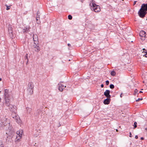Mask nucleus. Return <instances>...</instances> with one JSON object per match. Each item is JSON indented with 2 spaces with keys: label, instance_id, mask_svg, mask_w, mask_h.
Here are the masks:
<instances>
[{
  "label": "nucleus",
  "instance_id": "nucleus-1",
  "mask_svg": "<svg viewBox=\"0 0 147 147\" xmlns=\"http://www.w3.org/2000/svg\"><path fill=\"white\" fill-rule=\"evenodd\" d=\"M12 113L11 114V117L15 119L16 120V121L18 123H20L21 121V120L19 116L16 114V112Z\"/></svg>",
  "mask_w": 147,
  "mask_h": 147
},
{
  "label": "nucleus",
  "instance_id": "nucleus-2",
  "mask_svg": "<svg viewBox=\"0 0 147 147\" xmlns=\"http://www.w3.org/2000/svg\"><path fill=\"white\" fill-rule=\"evenodd\" d=\"M147 13V12L144 11L142 8H140L138 12V14L139 16L141 18H143Z\"/></svg>",
  "mask_w": 147,
  "mask_h": 147
},
{
  "label": "nucleus",
  "instance_id": "nucleus-3",
  "mask_svg": "<svg viewBox=\"0 0 147 147\" xmlns=\"http://www.w3.org/2000/svg\"><path fill=\"white\" fill-rule=\"evenodd\" d=\"M4 92L5 99H10L11 92L9 91V90L7 89H5Z\"/></svg>",
  "mask_w": 147,
  "mask_h": 147
},
{
  "label": "nucleus",
  "instance_id": "nucleus-4",
  "mask_svg": "<svg viewBox=\"0 0 147 147\" xmlns=\"http://www.w3.org/2000/svg\"><path fill=\"white\" fill-rule=\"evenodd\" d=\"M22 130L17 132V136L15 140L16 142H18L19 140L22 138Z\"/></svg>",
  "mask_w": 147,
  "mask_h": 147
},
{
  "label": "nucleus",
  "instance_id": "nucleus-5",
  "mask_svg": "<svg viewBox=\"0 0 147 147\" xmlns=\"http://www.w3.org/2000/svg\"><path fill=\"white\" fill-rule=\"evenodd\" d=\"M92 6L95 12H98L100 11V9L99 6L96 5L95 3H92Z\"/></svg>",
  "mask_w": 147,
  "mask_h": 147
},
{
  "label": "nucleus",
  "instance_id": "nucleus-6",
  "mask_svg": "<svg viewBox=\"0 0 147 147\" xmlns=\"http://www.w3.org/2000/svg\"><path fill=\"white\" fill-rule=\"evenodd\" d=\"M8 30L9 32V36L11 37H13V30L10 24L8 25Z\"/></svg>",
  "mask_w": 147,
  "mask_h": 147
},
{
  "label": "nucleus",
  "instance_id": "nucleus-7",
  "mask_svg": "<svg viewBox=\"0 0 147 147\" xmlns=\"http://www.w3.org/2000/svg\"><path fill=\"white\" fill-rule=\"evenodd\" d=\"M9 107V109L12 112H15L16 111V107L15 106L13 105H10Z\"/></svg>",
  "mask_w": 147,
  "mask_h": 147
},
{
  "label": "nucleus",
  "instance_id": "nucleus-8",
  "mask_svg": "<svg viewBox=\"0 0 147 147\" xmlns=\"http://www.w3.org/2000/svg\"><path fill=\"white\" fill-rule=\"evenodd\" d=\"M110 91L109 90H107L104 92V95L107 98H111V96L110 94Z\"/></svg>",
  "mask_w": 147,
  "mask_h": 147
},
{
  "label": "nucleus",
  "instance_id": "nucleus-9",
  "mask_svg": "<svg viewBox=\"0 0 147 147\" xmlns=\"http://www.w3.org/2000/svg\"><path fill=\"white\" fill-rule=\"evenodd\" d=\"M58 89L61 92H62L63 89H64L65 87H66V86H64L63 85L61 84H58Z\"/></svg>",
  "mask_w": 147,
  "mask_h": 147
},
{
  "label": "nucleus",
  "instance_id": "nucleus-10",
  "mask_svg": "<svg viewBox=\"0 0 147 147\" xmlns=\"http://www.w3.org/2000/svg\"><path fill=\"white\" fill-rule=\"evenodd\" d=\"M30 27L29 26H27L25 27L23 29V32L24 33H26L27 32H30Z\"/></svg>",
  "mask_w": 147,
  "mask_h": 147
},
{
  "label": "nucleus",
  "instance_id": "nucleus-11",
  "mask_svg": "<svg viewBox=\"0 0 147 147\" xmlns=\"http://www.w3.org/2000/svg\"><path fill=\"white\" fill-rule=\"evenodd\" d=\"M110 98H107L104 101V103L105 105L109 104L111 101Z\"/></svg>",
  "mask_w": 147,
  "mask_h": 147
},
{
  "label": "nucleus",
  "instance_id": "nucleus-12",
  "mask_svg": "<svg viewBox=\"0 0 147 147\" xmlns=\"http://www.w3.org/2000/svg\"><path fill=\"white\" fill-rule=\"evenodd\" d=\"M33 47L34 48H35V50L36 52H38L40 50V48L39 45H33Z\"/></svg>",
  "mask_w": 147,
  "mask_h": 147
},
{
  "label": "nucleus",
  "instance_id": "nucleus-13",
  "mask_svg": "<svg viewBox=\"0 0 147 147\" xmlns=\"http://www.w3.org/2000/svg\"><path fill=\"white\" fill-rule=\"evenodd\" d=\"M36 35H33V39L34 41V43L35 45H39L38 44V39L37 38H36V40H35L34 37H36Z\"/></svg>",
  "mask_w": 147,
  "mask_h": 147
},
{
  "label": "nucleus",
  "instance_id": "nucleus-14",
  "mask_svg": "<svg viewBox=\"0 0 147 147\" xmlns=\"http://www.w3.org/2000/svg\"><path fill=\"white\" fill-rule=\"evenodd\" d=\"M141 8H142V9L146 11H147V4H143Z\"/></svg>",
  "mask_w": 147,
  "mask_h": 147
},
{
  "label": "nucleus",
  "instance_id": "nucleus-15",
  "mask_svg": "<svg viewBox=\"0 0 147 147\" xmlns=\"http://www.w3.org/2000/svg\"><path fill=\"white\" fill-rule=\"evenodd\" d=\"M34 88V85L33 83L31 82H29L28 85V88L33 89Z\"/></svg>",
  "mask_w": 147,
  "mask_h": 147
},
{
  "label": "nucleus",
  "instance_id": "nucleus-16",
  "mask_svg": "<svg viewBox=\"0 0 147 147\" xmlns=\"http://www.w3.org/2000/svg\"><path fill=\"white\" fill-rule=\"evenodd\" d=\"M5 104L7 106H9L10 104V99H5Z\"/></svg>",
  "mask_w": 147,
  "mask_h": 147
},
{
  "label": "nucleus",
  "instance_id": "nucleus-17",
  "mask_svg": "<svg viewBox=\"0 0 147 147\" xmlns=\"http://www.w3.org/2000/svg\"><path fill=\"white\" fill-rule=\"evenodd\" d=\"M146 32L145 31L142 30L140 32L139 35L140 36H142V37H143L146 36Z\"/></svg>",
  "mask_w": 147,
  "mask_h": 147
},
{
  "label": "nucleus",
  "instance_id": "nucleus-18",
  "mask_svg": "<svg viewBox=\"0 0 147 147\" xmlns=\"http://www.w3.org/2000/svg\"><path fill=\"white\" fill-rule=\"evenodd\" d=\"M36 23L38 24H40V15H37L36 17Z\"/></svg>",
  "mask_w": 147,
  "mask_h": 147
},
{
  "label": "nucleus",
  "instance_id": "nucleus-19",
  "mask_svg": "<svg viewBox=\"0 0 147 147\" xmlns=\"http://www.w3.org/2000/svg\"><path fill=\"white\" fill-rule=\"evenodd\" d=\"M27 111V113L28 114H30L32 112V109L31 108L27 107L26 108Z\"/></svg>",
  "mask_w": 147,
  "mask_h": 147
},
{
  "label": "nucleus",
  "instance_id": "nucleus-20",
  "mask_svg": "<svg viewBox=\"0 0 147 147\" xmlns=\"http://www.w3.org/2000/svg\"><path fill=\"white\" fill-rule=\"evenodd\" d=\"M7 130L9 131L10 133L11 134L13 131V129L12 127H9L7 129Z\"/></svg>",
  "mask_w": 147,
  "mask_h": 147
},
{
  "label": "nucleus",
  "instance_id": "nucleus-21",
  "mask_svg": "<svg viewBox=\"0 0 147 147\" xmlns=\"http://www.w3.org/2000/svg\"><path fill=\"white\" fill-rule=\"evenodd\" d=\"M33 89L28 88L27 91L30 95L32 94L33 92Z\"/></svg>",
  "mask_w": 147,
  "mask_h": 147
},
{
  "label": "nucleus",
  "instance_id": "nucleus-22",
  "mask_svg": "<svg viewBox=\"0 0 147 147\" xmlns=\"http://www.w3.org/2000/svg\"><path fill=\"white\" fill-rule=\"evenodd\" d=\"M1 123H2L3 124L4 126H10L9 121L8 122H7V123H6V122L5 121H4V122H1V123H0V124H1Z\"/></svg>",
  "mask_w": 147,
  "mask_h": 147
},
{
  "label": "nucleus",
  "instance_id": "nucleus-23",
  "mask_svg": "<svg viewBox=\"0 0 147 147\" xmlns=\"http://www.w3.org/2000/svg\"><path fill=\"white\" fill-rule=\"evenodd\" d=\"M116 74V73L114 71H112L111 72V75L112 76H114Z\"/></svg>",
  "mask_w": 147,
  "mask_h": 147
},
{
  "label": "nucleus",
  "instance_id": "nucleus-24",
  "mask_svg": "<svg viewBox=\"0 0 147 147\" xmlns=\"http://www.w3.org/2000/svg\"><path fill=\"white\" fill-rule=\"evenodd\" d=\"M143 50H144L145 51H144L145 53H146V54H145L144 56L145 57H147V51H146V50H145L144 49H143Z\"/></svg>",
  "mask_w": 147,
  "mask_h": 147
},
{
  "label": "nucleus",
  "instance_id": "nucleus-25",
  "mask_svg": "<svg viewBox=\"0 0 147 147\" xmlns=\"http://www.w3.org/2000/svg\"><path fill=\"white\" fill-rule=\"evenodd\" d=\"M5 6L6 7V10H9L10 8V6H8L7 5H5Z\"/></svg>",
  "mask_w": 147,
  "mask_h": 147
},
{
  "label": "nucleus",
  "instance_id": "nucleus-26",
  "mask_svg": "<svg viewBox=\"0 0 147 147\" xmlns=\"http://www.w3.org/2000/svg\"><path fill=\"white\" fill-rule=\"evenodd\" d=\"M137 123L136 122H134V129L137 127Z\"/></svg>",
  "mask_w": 147,
  "mask_h": 147
},
{
  "label": "nucleus",
  "instance_id": "nucleus-27",
  "mask_svg": "<svg viewBox=\"0 0 147 147\" xmlns=\"http://www.w3.org/2000/svg\"><path fill=\"white\" fill-rule=\"evenodd\" d=\"M110 88L111 89H113L114 88V85L113 84H111L110 85Z\"/></svg>",
  "mask_w": 147,
  "mask_h": 147
},
{
  "label": "nucleus",
  "instance_id": "nucleus-28",
  "mask_svg": "<svg viewBox=\"0 0 147 147\" xmlns=\"http://www.w3.org/2000/svg\"><path fill=\"white\" fill-rule=\"evenodd\" d=\"M68 18L69 20H71L72 19V16L71 15H69L68 16Z\"/></svg>",
  "mask_w": 147,
  "mask_h": 147
},
{
  "label": "nucleus",
  "instance_id": "nucleus-29",
  "mask_svg": "<svg viewBox=\"0 0 147 147\" xmlns=\"http://www.w3.org/2000/svg\"><path fill=\"white\" fill-rule=\"evenodd\" d=\"M142 100V98H138V99L136 100V102H138V101H139L140 100Z\"/></svg>",
  "mask_w": 147,
  "mask_h": 147
},
{
  "label": "nucleus",
  "instance_id": "nucleus-30",
  "mask_svg": "<svg viewBox=\"0 0 147 147\" xmlns=\"http://www.w3.org/2000/svg\"><path fill=\"white\" fill-rule=\"evenodd\" d=\"M109 84V81L108 80H107L106 81V84L107 85H108Z\"/></svg>",
  "mask_w": 147,
  "mask_h": 147
},
{
  "label": "nucleus",
  "instance_id": "nucleus-31",
  "mask_svg": "<svg viewBox=\"0 0 147 147\" xmlns=\"http://www.w3.org/2000/svg\"><path fill=\"white\" fill-rule=\"evenodd\" d=\"M28 54H26L25 56V59H28ZM28 59H27V61H28Z\"/></svg>",
  "mask_w": 147,
  "mask_h": 147
},
{
  "label": "nucleus",
  "instance_id": "nucleus-32",
  "mask_svg": "<svg viewBox=\"0 0 147 147\" xmlns=\"http://www.w3.org/2000/svg\"><path fill=\"white\" fill-rule=\"evenodd\" d=\"M40 109H38L37 110L36 112L38 113V114L40 112Z\"/></svg>",
  "mask_w": 147,
  "mask_h": 147
},
{
  "label": "nucleus",
  "instance_id": "nucleus-33",
  "mask_svg": "<svg viewBox=\"0 0 147 147\" xmlns=\"http://www.w3.org/2000/svg\"><path fill=\"white\" fill-rule=\"evenodd\" d=\"M37 15H40V13L39 11H38L37 13Z\"/></svg>",
  "mask_w": 147,
  "mask_h": 147
},
{
  "label": "nucleus",
  "instance_id": "nucleus-34",
  "mask_svg": "<svg viewBox=\"0 0 147 147\" xmlns=\"http://www.w3.org/2000/svg\"><path fill=\"white\" fill-rule=\"evenodd\" d=\"M138 90H137V89H135V90L134 92H135V93H137V92H138Z\"/></svg>",
  "mask_w": 147,
  "mask_h": 147
},
{
  "label": "nucleus",
  "instance_id": "nucleus-35",
  "mask_svg": "<svg viewBox=\"0 0 147 147\" xmlns=\"http://www.w3.org/2000/svg\"><path fill=\"white\" fill-rule=\"evenodd\" d=\"M129 137H132V136H131V132H129Z\"/></svg>",
  "mask_w": 147,
  "mask_h": 147
},
{
  "label": "nucleus",
  "instance_id": "nucleus-36",
  "mask_svg": "<svg viewBox=\"0 0 147 147\" xmlns=\"http://www.w3.org/2000/svg\"><path fill=\"white\" fill-rule=\"evenodd\" d=\"M135 138L137 139L138 138V136L137 135H136L135 136Z\"/></svg>",
  "mask_w": 147,
  "mask_h": 147
},
{
  "label": "nucleus",
  "instance_id": "nucleus-37",
  "mask_svg": "<svg viewBox=\"0 0 147 147\" xmlns=\"http://www.w3.org/2000/svg\"><path fill=\"white\" fill-rule=\"evenodd\" d=\"M100 86L101 88H103L104 87V85L103 84H101Z\"/></svg>",
  "mask_w": 147,
  "mask_h": 147
},
{
  "label": "nucleus",
  "instance_id": "nucleus-38",
  "mask_svg": "<svg viewBox=\"0 0 147 147\" xmlns=\"http://www.w3.org/2000/svg\"><path fill=\"white\" fill-rule=\"evenodd\" d=\"M137 1H134V5H135Z\"/></svg>",
  "mask_w": 147,
  "mask_h": 147
},
{
  "label": "nucleus",
  "instance_id": "nucleus-39",
  "mask_svg": "<svg viewBox=\"0 0 147 147\" xmlns=\"http://www.w3.org/2000/svg\"><path fill=\"white\" fill-rule=\"evenodd\" d=\"M67 45L69 47V46H71V45L70 44H69V43H68V44H67Z\"/></svg>",
  "mask_w": 147,
  "mask_h": 147
},
{
  "label": "nucleus",
  "instance_id": "nucleus-40",
  "mask_svg": "<svg viewBox=\"0 0 147 147\" xmlns=\"http://www.w3.org/2000/svg\"><path fill=\"white\" fill-rule=\"evenodd\" d=\"M145 79L147 80V76H146L145 77Z\"/></svg>",
  "mask_w": 147,
  "mask_h": 147
},
{
  "label": "nucleus",
  "instance_id": "nucleus-41",
  "mask_svg": "<svg viewBox=\"0 0 147 147\" xmlns=\"http://www.w3.org/2000/svg\"><path fill=\"white\" fill-rule=\"evenodd\" d=\"M144 138L143 137H141V140H144Z\"/></svg>",
  "mask_w": 147,
  "mask_h": 147
},
{
  "label": "nucleus",
  "instance_id": "nucleus-42",
  "mask_svg": "<svg viewBox=\"0 0 147 147\" xmlns=\"http://www.w3.org/2000/svg\"><path fill=\"white\" fill-rule=\"evenodd\" d=\"M122 93H121L120 94V96L121 97H122Z\"/></svg>",
  "mask_w": 147,
  "mask_h": 147
},
{
  "label": "nucleus",
  "instance_id": "nucleus-43",
  "mask_svg": "<svg viewBox=\"0 0 147 147\" xmlns=\"http://www.w3.org/2000/svg\"><path fill=\"white\" fill-rule=\"evenodd\" d=\"M142 92H143L141 91H140L139 92V93H142Z\"/></svg>",
  "mask_w": 147,
  "mask_h": 147
},
{
  "label": "nucleus",
  "instance_id": "nucleus-44",
  "mask_svg": "<svg viewBox=\"0 0 147 147\" xmlns=\"http://www.w3.org/2000/svg\"><path fill=\"white\" fill-rule=\"evenodd\" d=\"M36 38H37V36H36V37H34L35 40H36Z\"/></svg>",
  "mask_w": 147,
  "mask_h": 147
},
{
  "label": "nucleus",
  "instance_id": "nucleus-45",
  "mask_svg": "<svg viewBox=\"0 0 147 147\" xmlns=\"http://www.w3.org/2000/svg\"><path fill=\"white\" fill-rule=\"evenodd\" d=\"M2 80V79L0 78V81H1Z\"/></svg>",
  "mask_w": 147,
  "mask_h": 147
},
{
  "label": "nucleus",
  "instance_id": "nucleus-46",
  "mask_svg": "<svg viewBox=\"0 0 147 147\" xmlns=\"http://www.w3.org/2000/svg\"><path fill=\"white\" fill-rule=\"evenodd\" d=\"M145 129L147 131V127Z\"/></svg>",
  "mask_w": 147,
  "mask_h": 147
},
{
  "label": "nucleus",
  "instance_id": "nucleus-47",
  "mask_svg": "<svg viewBox=\"0 0 147 147\" xmlns=\"http://www.w3.org/2000/svg\"><path fill=\"white\" fill-rule=\"evenodd\" d=\"M60 126V123H59V125L58 127H59Z\"/></svg>",
  "mask_w": 147,
  "mask_h": 147
},
{
  "label": "nucleus",
  "instance_id": "nucleus-48",
  "mask_svg": "<svg viewBox=\"0 0 147 147\" xmlns=\"http://www.w3.org/2000/svg\"><path fill=\"white\" fill-rule=\"evenodd\" d=\"M1 98H0V102H1Z\"/></svg>",
  "mask_w": 147,
  "mask_h": 147
},
{
  "label": "nucleus",
  "instance_id": "nucleus-49",
  "mask_svg": "<svg viewBox=\"0 0 147 147\" xmlns=\"http://www.w3.org/2000/svg\"><path fill=\"white\" fill-rule=\"evenodd\" d=\"M1 125V127H2V124Z\"/></svg>",
  "mask_w": 147,
  "mask_h": 147
},
{
  "label": "nucleus",
  "instance_id": "nucleus-50",
  "mask_svg": "<svg viewBox=\"0 0 147 147\" xmlns=\"http://www.w3.org/2000/svg\"><path fill=\"white\" fill-rule=\"evenodd\" d=\"M0 92H1V91H0Z\"/></svg>",
  "mask_w": 147,
  "mask_h": 147
}]
</instances>
